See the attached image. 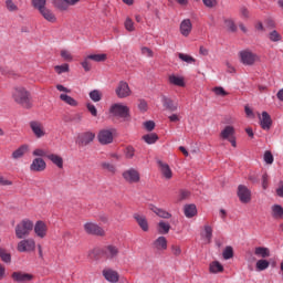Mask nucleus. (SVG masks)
<instances>
[{"instance_id": "obj_1", "label": "nucleus", "mask_w": 283, "mask_h": 283, "mask_svg": "<svg viewBox=\"0 0 283 283\" xmlns=\"http://www.w3.org/2000/svg\"><path fill=\"white\" fill-rule=\"evenodd\" d=\"M11 96L17 105H21V107L24 109H32V95L29 93V91H27L25 87H13Z\"/></svg>"}, {"instance_id": "obj_2", "label": "nucleus", "mask_w": 283, "mask_h": 283, "mask_svg": "<svg viewBox=\"0 0 283 283\" xmlns=\"http://www.w3.org/2000/svg\"><path fill=\"white\" fill-rule=\"evenodd\" d=\"M34 229V222L30 219H23L15 226V238L23 240L32 233Z\"/></svg>"}, {"instance_id": "obj_3", "label": "nucleus", "mask_w": 283, "mask_h": 283, "mask_svg": "<svg viewBox=\"0 0 283 283\" xmlns=\"http://www.w3.org/2000/svg\"><path fill=\"white\" fill-rule=\"evenodd\" d=\"M84 231L87 235H97L98 238H105L106 235L105 229L92 221L84 223Z\"/></svg>"}, {"instance_id": "obj_4", "label": "nucleus", "mask_w": 283, "mask_h": 283, "mask_svg": "<svg viewBox=\"0 0 283 283\" xmlns=\"http://www.w3.org/2000/svg\"><path fill=\"white\" fill-rule=\"evenodd\" d=\"M122 178L125 182H128V185H136L140 182V172L136 168H128L123 171Z\"/></svg>"}, {"instance_id": "obj_5", "label": "nucleus", "mask_w": 283, "mask_h": 283, "mask_svg": "<svg viewBox=\"0 0 283 283\" xmlns=\"http://www.w3.org/2000/svg\"><path fill=\"white\" fill-rule=\"evenodd\" d=\"M51 3L55 10H60V12H67L70 7L78 6L81 0H51Z\"/></svg>"}, {"instance_id": "obj_6", "label": "nucleus", "mask_w": 283, "mask_h": 283, "mask_svg": "<svg viewBox=\"0 0 283 283\" xmlns=\"http://www.w3.org/2000/svg\"><path fill=\"white\" fill-rule=\"evenodd\" d=\"M113 116H118L119 118H125L126 120L129 118V107L123 104H113L109 109Z\"/></svg>"}, {"instance_id": "obj_7", "label": "nucleus", "mask_w": 283, "mask_h": 283, "mask_svg": "<svg viewBox=\"0 0 283 283\" xmlns=\"http://www.w3.org/2000/svg\"><path fill=\"white\" fill-rule=\"evenodd\" d=\"M17 249L19 253H30L36 249V242L34 239H22L18 243Z\"/></svg>"}, {"instance_id": "obj_8", "label": "nucleus", "mask_w": 283, "mask_h": 283, "mask_svg": "<svg viewBox=\"0 0 283 283\" xmlns=\"http://www.w3.org/2000/svg\"><path fill=\"white\" fill-rule=\"evenodd\" d=\"M115 94L117 98H128V96L132 94V88L127 82L119 81L115 88Z\"/></svg>"}, {"instance_id": "obj_9", "label": "nucleus", "mask_w": 283, "mask_h": 283, "mask_svg": "<svg viewBox=\"0 0 283 283\" xmlns=\"http://www.w3.org/2000/svg\"><path fill=\"white\" fill-rule=\"evenodd\" d=\"M102 254L106 260H117L118 255H120V250L114 244H108L102 249Z\"/></svg>"}, {"instance_id": "obj_10", "label": "nucleus", "mask_w": 283, "mask_h": 283, "mask_svg": "<svg viewBox=\"0 0 283 283\" xmlns=\"http://www.w3.org/2000/svg\"><path fill=\"white\" fill-rule=\"evenodd\" d=\"M96 138V134L93 132H84L77 136V145L80 147H87V145H92L94 139Z\"/></svg>"}, {"instance_id": "obj_11", "label": "nucleus", "mask_w": 283, "mask_h": 283, "mask_svg": "<svg viewBox=\"0 0 283 283\" xmlns=\"http://www.w3.org/2000/svg\"><path fill=\"white\" fill-rule=\"evenodd\" d=\"M237 195L242 205H249V202H251V189H249V187L239 185Z\"/></svg>"}, {"instance_id": "obj_12", "label": "nucleus", "mask_w": 283, "mask_h": 283, "mask_svg": "<svg viewBox=\"0 0 283 283\" xmlns=\"http://www.w3.org/2000/svg\"><path fill=\"white\" fill-rule=\"evenodd\" d=\"M258 118L260 126L264 132L271 130V127H273V119L266 111L262 112V114L258 113Z\"/></svg>"}, {"instance_id": "obj_13", "label": "nucleus", "mask_w": 283, "mask_h": 283, "mask_svg": "<svg viewBox=\"0 0 283 283\" xmlns=\"http://www.w3.org/2000/svg\"><path fill=\"white\" fill-rule=\"evenodd\" d=\"M101 145H109L114 143V129H102L97 135Z\"/></svg>"}, {"instance_id": "obj_14", "label": "nucleus", "mask_w": 283, "mask_h": 283, "mask_svg": "<svg viewBox=\"0 0 283 283\" xmlns=\"http://www.w3.org/2000/svg\"><path fill=\"white\" fill-rule=\"evenodd\" d=\"M33 231L38 238L43 240L48 235V223L45 221H36L35 224H33Z\"/></svg>"}, {"instance_id": "obj_15", "label": "nucleus", "mask_w": 283, "mask_h": 283, "mask_svg": "<svg viewBox=\"0 0 283 283\" xmlns=\"http://www.w3.org/2000/svg\"><path fill=\"white\" fill-rule=\"evenodd\" d=\"M163 107L167 112H178V102L171 99V97H167V95H161Z\"/></svg>"}, {"instance_id": "obj_16", "label": "nucleus", "mask_w": 283, "mask_h": 283, "mask_svg": "<svg viewBox=\"0 0 283 283\" xmlns=\"http://www.w3.org/2000/svg\"><path fill=\"white\" fill-rule=\"evenodd\" d=\"M240 59L243 65H253V63H255L256 55L249 50H244L240 52Z\"/></svg>"}, {"instance_id": "obj_17", "label": "nucleus", "mask_w": 283, "mask_h": 283, "mask_svg": "<svg viewBox=\"0 0 283 283\" xmlns=\"http://www.w3.org/2000/svg\"><path fill=\"white\" fill-rule=\"evenodd\" d=\"M30 127L35 138H43V136H45V127H43V124L41 122H30Z\"/></svg>"}, {"instance_id": "obj_18", "label": "nucleus", "mask_w": 283, "mask_h": 283, "mask_svg": "<svg viewBox=\"0 0 283 283\" xmlns=\"http://www.w3.org/2000/svg\"><path fill=\"white\" fill-rule=\"evenodd\" d=\"M11 277L13 282L24 283V282H31V280H33L34 276L30 273L19 271V272H13L11 274Z\"/></svg>"}, {"instance_id": "obj_19", "label": "nucleus", "mask_w": 283, "mask_h": 283, "mask_svg": "<svg viewBox=\"0 0 283 283\" xmlns=\"http://www.w3.org/2000/svg\"><path fill=\"white\" fill-rule=\"evenodd\" d=\"M46 167H48V164H45V160L43 158H35L32 160L30 165V171H34V172L45 171Z\"/></svg>"}, {"instance_id": "obj_20", "label": "nucleus", "mask_w": 283, "mask_h": 283, "mask_svg": "<svg viewBox=\"0 0 283 283\" xmlns=\"http://www.w3.org/2000/svg\"><path fill=\"white\" fill-rule=\"evenodd\" d=\"M102 275L107 282L111 283H117L118 280H120V275L118 274V272L112 269H104Z\"/></svg>"}, {"instance_id": "obj_21", "label": "nucleus", "mask_w": 283, "mask_h": 283, "mask_svg": "<svg viewBox=\"0 0 283 283\" xmlns=\"http://www.w3.org/2000/svg\"><path fill=\"white\" fill-rule=\"evenodd\" d=\"M193 30V24L191 23L190 19H184L179 25L180 34L184 36H189L191 31Z\"/></svg>"}, {"instance_id": "obj_22", "label": "nucleus", "mask_w": 283, "mask_h": 283, "mask_svg": "<svg viewBox=\"0 0 283 283\" xmlns=\"http://www.w3.org/2000/svg\"><path fill=\"white\" fill-rule=\"evenodd\" d=\"M39 12L41 17L49 23H56V14L54 13V11H52V9L44 7Z\"/></svg>"}, {"instance_id": "obj_23", "label": "nucleus", "mask_w": 283, "mask_h": 283, "mask_svg": "<svg viewBox=\"0 0 283 283\" xmlns=\"http://www.w3.org/2000/svg\"><path fill=\"white\" fill-rule=\"evenodd\" d=\"M134 220L137 222L138 227L142 229V231L147 232L149 231V222L147 221V217L135 213L133 216Z\"/></svg>"}, {"instance_id": "obj_24", "label": "nucleus", "mask_w": 283, "mask_h": 283, "mask_svg": "<svg viewBox=\"0 0 283 283\" xmlns=\"http://www.w3.org/2000/svg\"><path fill=\"white\" fill-rule=\"evenodd\" d=\"M48 160H51L55 167H57V169H63V158L61 157V155L51 153L49 155H46Z\"/></svg>"}, {"instance_id": "obj_25", "label": "nucleus", "mask_w": 283, "mask_h": 283, "mask_svg": "<svg viewBox=\"0 0 283 283\" xmlns=\"http://www.w3.org/2000/svg\"><path fill=\"white\" fill-rule=\"evenodd\" d=\"M154 249L157 251H167V238L165 237H158L154 243H153Z\"/></svg>"}, {"instance_id": "obj_26", "label": "nucleus", "mask_w": 283, "mask_h": 283, "mask_svg": "<svg viewBox=\"0 0 283 283\" xmlns=\"http://www.w3.org/2000/svg\"><path fill=\"white\" fill-rule=\"evenodd\" d=\"M28 149H30L28 145H21L11 154V157L13 160H19V158H23L28 154Z\"/></svg>"}, {"instance_id": "obj_27", "label": "nucleus", "mask_w": 283, "mask_h": 283, "mask_svg": "<svg viewBox=\"0 0 283 283\" xmlns=\"http://www.w3.org/2000/svg\"><path fill=\"white\" fill-rule=\"evenodd\" d=\"M235 136V128L233 126H226L220 133V138L222 140H229V138H233Z\"/></svg>"}, {"instance_id": "obj_28", "label": "nucleus", "mask_w": 283, "mask_h": 283, "mask_svg": "<svg viewBox=\"0 0 283 283\" xmlns=\"http://www.w3.org/2000/svg\"><path fill=\"white\" fill-rule=\"evenodd\" d=\"M158 165L160 167V171H161L164 178H166V180H171L174 172H171V168H169V165H167L163 161H158Z\"/></svg>"}, {"instance_id": "obj_29", "label": "nucleus", "mask_w": 283, "mask_h": 283, "mask_svg": "<svg viewBox=\"0 0 283 283\" xmlns=\"http://www.w3.org/2000/svg\"><path fill=\"white\" fill-rule=\"evenodd\" d=\"M254 255H256V258H270L271 250H269V248H264V247H256L254 249Z\"/></svg>"}, {"instance_id": "obj_30", "label": "nucleus", "mask_w": 283, "mask_h": 283, "mask_svg": "<svg viewBox=\"0 0 283 283\" xmlns=\"http://www.w3.org/2000/svg\"><path fill=\"white\" fill-rule=\"evenodd\" d=\"M272 218L274 220H283V208L280 205L272 206Z\"/></svg>"}, {"instance_id": "obj_31", "label": "nucleus", "mask_w": 283, "mask_h": 283, "mask_svg": "<svg viewBox=\"0 0 283 283\" xmlns=\"http://www.w3.org/2000/svg\"><path fill=\"white\" fill-rule=\"evenodd\" d=\"M142 140L146 142L147 145H156L158 143V134L149 133L142 137Z\"/></svg>"}, {"instance_id": "obj_32", "label": "nucleus", "mask_w": 283, "mask_h": 283, "mask_svg": "<svg viewBox=\"0 0 283 283\" xmlns=\"http://www.w3.org/2000/svg\"><path fill=\"white\" fill-rule=\"evenodd\" d=\"M168 81L170 85H176L177 87H185V78L178 75H169Z\"/></svg>"}, {"instance_id": "obj_33", "label": "nucleus", "mask_w": 283, "mask_h": 283, "mask_svg": "<svg viewBox=\"0 0 283 283\" xmlns=\"http://www.w3.org/2000/svg\"><path fill=\"white\" fill-rule=\"evenodd\" d=\"M60 99L63 103H66V105H70L71 107H76L78 105V102H76V99H74L72 96L67 94H61Z\"/></svg>"}, {"instance_id": "obj_34", "label": "nucleus", "mask_w": 283, "mask_h": 283, "mask_svg": "<svg viewBox=\"0 0 283 283\" xmlns=\"http://www.w3.org/2000/svg\"><path fill=\"white\" fill-rule=\"evenodd\" d=\"M184 212L186 218H193V216L198 213V209L196 208V205H187L184 208Z\"/></svg>"}, {"instance_id": "obj_35", "label": "nucleus", "mask_w": 283, "mask_h": 283, "mask_svg": "<svg viewBox=\"0 0 283 283\" xmlns=\"http://www.w3.org/2000/svg\"><path fill=\"white\" fill-rule=\"evenodd\" d=\"M170 229H171V226L169 224V222L160 221L158 223V232L161 235H167V233H169Z\"/></svg>"}, {"instance_id": "obj_36", "label": "nucleus", "mask_w": 283, "mask_h": 283, "mask_svg": "<svg viewBox=\"0 0 283 283\" xmlns=\"http://www.w3.org/2000/svg\"><path fill=\"white\" fill-rule=\"evenodd\" d=\"M202 238H205L207 244H211V239L213 238V228L211 226H205Z\"/></svg>"}, {"instance_id": "obj_37", "label": "nucleus", "mask_w": 283, "mask_h": 283, "mask_svg": "<svg viewBox=\"0 0 283 283\" xmlns=\"http://www.w3.org/2000/svg\"><path fill=\"white\" fill-rule=\"evenodd\" d=\"M209 271L210 273H222V271H224V266H222L220 262L214 261L210 263Z\"/></svg>"}, {"instance_id": "obj_38", "label": "nucleus", "mask_w": 283, "mask_h": 283, "mask_svg": "<svg viewBox=\"0 0 283 283\" xmlns=\"http://www.w3.org/2000/svg\"><path fill=\"white\" fill-rule=\"evenodd\" d=\"M102 169H104L105 171H108V174H112L113 176L116 174L117 169L116 166L114 164L107 163V161H103L101 164Z\"/></svg>"}, {"instance_id": "obj_39", "label": "nucleus", "mask_w": 283, "mask_h": 283, "mask_svg": "<svg viewBox=\"0 0 283 283\" xmlns=\"http://www.w3.org/2000/svg\"><path fill=\"white\" fill-rule=\"evenodd\" d=\"M151 211L154 213H156V216H158L159 218H164L166 220H169V218H171V213H169V212H167L163 209H159V208L155 207V208L151 209Z\"/></svg>"}, {"instance_id": "obj_40", "label": "nucleus", "mask_w": 283, "mask_h": 283, "mask_svg": "<svg viewBox=\"0 0 283 283\" xmlns=\"http://www.w3.org/2000/svg\"><path fill=\"white\" fill-rule=\"evenodd\" d=\"M88 59L94 61L95 63H103L105 61H107V54H91L88 55Z\"/></svg>"}, {"instance_id": "obj_41", "label": "nucleus", "mask_w": 283, "mask_h": 283, "mask_svg": "<svg viewBox=\"0 0 283 283\" xmlns=\"http://www.w3.org/2000/svg\"><path fill=\"white\" fill-rule=\"evenodd\" d=\"M4 6L9 12H19V6L15 4L14 0H6Z\"/></svg>"}, {"instance_id": "obj_42", "label": "nucleus", "mask_w": 283, "mask_h": 283, "mask_svg": "<svg viewBox=\"0 0 283 283\" xmlns=\"http://www.w3.org/2000/svg\"><path fill=\"white\" fill-rule=\"evenodd\" d=\"M178 57L180 61H184V63L193 64L196 63V59L187 53H178Z\"/></svg>"}, {"instance_id": "obj_43", "label": "nucleus", "mask_w": 283, "mask_h": 283, "mask_svg": "<svg viewBox=\"0 0 283 283\" xmlns=\"http://www.w3.org/2000/svg\"><path fill=\"white\" fill-rule=\"evenodd\" d=\"M256 271H266L269 266H271V263L264 259H261L256 262Z\"/></svg>"}, {"instance_id": "obj_44", "label": "nucleus", "mask_w": 283, "mask_h": 283, "mask_svg": "<svg viewBox=\"0 0 283 283\" xmlns=\"http://www.w3.org/2000/svg\"><path fill=\"white\" fill-rule=\"evenodd\" d=\"M46 0H32V6L40 12V10H43L46 6Z\"/></svg>"}, {"instance_id": "obj_45", "label": "nucleus", "mask_w": 283, "mask_h": 283, "mask_svg": "<svg viewBox=\"0 0 283 283\" xmlns=\"http://www.w3.org/2000/svg\"><path fill=\"white\" fill-rule=\"evenodd\" d=\"M60 56L63 59V61H67L69 63L74 61V56H72V53L65 49L61 50Z\"/></svg>"}, {"instance_id": "obj_46", "label": "nucleus", "mask_w": 283, "mask_h": 283, "mask_svg": "<svg viewBox=\"0 0 283 283\" xmlns=\"http://www.w3.org/2000/svg\"><path fill=\"white\" fill-rule=\"evenodd\" d=\"M54 71L56 72V74H65L70 72V64L56 65L54 66Z\"/></svg>"}, {"instance_id": "obj_47", "label": "nucleus", "mask_w": 283, "mask_h": 283, "mask_svg": "<svg viewBox=\"0 0 283 283\" xmlns=\"http://www.w3.org/2000/svg\"><path fill=\"white\" fill-rule=\"evenodd\" d=\"M81 65L84 70V72H90L92 70V60L90 59V55H87L83 62H81Z\"/></svg>"}, {"instance_id": "obj_48", "label": "nucleus", "mask_w": 283, "mask_h": 283, "mask_svg": "<svg viewBox=\"0 0 283 283\" xmlns=\"http://www.w3.org/2000/svg\"><path fill=\"white\" fill-rule=\"evenodd\" d=\"M269 39L273 43H277L279 41H282V35L277 31L273 30L269 33Z\"/></svg>"}, {"instance_id": "obj_49", "label": "nucleus", "mask_w": 283, "mask_h": 283, "mask_svg": "<svg viewBox=\"0 0 283 283\" xmlns=\"http://www.w3.org/2000/svg\"><path fill=\"white\" fill-rule=\"evenodd\" d=\"M223 260H231L233 258V248L228 245L222 253Z\"/></svg>"}, {"instance_id": "obj_50", "label": "nucleus", "mask_w": 283, "mask_h": 283, "mask_svg": "<svg viewBox=\"0 0 283 283\" xmlns=\"http://www.w3.org/2000/svg\"><path fill=\"white\" fill-rule=\"evenodd\" d=\"M90 98L93 99L94 103H98L103 96L101 95V91L94 90L90 93Z\"/></svg>"}, {"instance_id": "obj_51", "label": "nucleus", "mask_w": 283, "mask_h": 283, "mask_svg": "<svg viewBox=\"0 0 283 283\" xmlns=\"http://www.w3.org/2000/svg\"><path fill=\"white\" fill-rule=\"evenodd\" d=\"M135 155H136V149L133 148V146H127L125 149V157L128 160H132V158H134Z\"/></svg>"}, {"instance_id": "obj_52", "label": "nucleus", "mask_w": 283, "mask_h": 283, "mask_svg": "<svg viewBox=\"0 0 283 283\" xmlns=\"http://www.w3.org/2000/svg\"><path fill=\"white\" fill-rule=\"evenodd\" d=\"M0 258L2 260V262H11L12 256L10 255V253H8L6 250L0 248Z\"/></svg>"}, {"instance_id": "obj_53", "label": "nucleus", "mask_w": 283, "mask_h": 283, "mask_svg": "<svg viewBox=\"0 0 283 283\" xmlns=\"http://www.w3.org/2000/svg\"><path fill=\"white\" fill-rule=\"evenodd\" d=\"M212 92H214L216 96H229V93L224 91V87L217 86L212 88Z\"/></svg>"}, {"instance_id": "obj_54", "label": "nucleus", "mask_w": 283, "mask_h": 283, "mask_svg": "<svg viewBox=\"0 0 283 283\" xmlns=\"http://www.w3.org/2000/svg\"><path fill=\"white\" fill-rule=\"evenodd\" d=\"M124 25L127 32H134V30H136V28L134 27V21L130 20V18L126 19V21L124 22Z\"/></svg>"}, {"instance_id": "obj_55", "label": "nucleus", "mask_w": 283, "mask_h": 283, "mask_svg": "<svg viewBox=\"0 0 283 283\" xmlns=\"http://www.w3.org/2000/svg\"><path fill=\"white\" fill-rule=\"evenodd\" d=\"M263 158H264V163H266V165H273L274 158H273V154L271 153V150H266L264 153Z\"/></svg>"}, {"instance_id": "obj_56", "label": "nucleus", "mask_w": 283, "mask_h": 283, "mask_svg": "<svg viewBox=\"0 0 283 283\" xmlns=\"http://www.w3.org/2000/svg\"><path fill=\"white\" fill-rule=\"evenodd\" d=\"M48 151L41 148H36L35 150H33V156H38L39 158H48Z\"/></svg>"}, {"instance_id": "obj_57", "label": "nucleus", "mask_w": 283, "mask_h": 283, "mask_svg": "<svg viewBox=\"0 0 283 283\" xmlns=\"http://www.w3.org/2000/svg\"><path fill=\"white\" fill-rule=\"evenodd\" d=\"M226 28H228L230 32H235L238 30V27L235 25V22H233V20H226Z\"/></svg>"}, {"instance_id": "obj_58", "label": "nucleus", "mask_w": 283, "mask_h": 283, "mask_svg": "<svg viewBox=\"0 0 283 283\" xmlns=\"http://www.w3.org/2000/svg\"><path fill=\"white\" fill-rule=\"evenodd\" d=\"M86 108L90 112V114H92V116H98V111L96 109V106H94V104L87 103Z\"/></svg>"}, {"instance_id": "obj_59", "label": "nucleus", "mask_w": 283, "mask_h": 283, "mask_svg": "<svg viewBox=\"0 0 283 283\" xmlns=\"http://www.w3.org/2000/svg\"><path fill=\"white\" fill-rule=\"evenodd\" d=\"M144 127L147 132H154V129L156 128V123H154V120L145 122Z\"/></svg>"}, {"instance_id": "obj_60", "label": "nucleus", "mask_w": 283, "mask_h": 283, "mask_svg": "<svg viewBox=\"0 0 283 283\" xmlns=\"http://www.w3.org/2000/svg\"><path fill=\"white\" fill-rule=\"evenodd\" d=\"M203 6H206V8H216V6H218V0H202Z\"/></svg>"}, {"instance_id": "obj_61", "label": "nucleus", "mask_w": 283, "mask_h": 283, "mask_svg": "<svg viewBox=\"0 0 283 283\" xmlns=\"http://www.w3.org/2000/svg\"><path fill=\"white\" fill-rule=\"evenodd\" d=\"M171 253L172 255H176L178 258L182 253V249H180V245H171Z\"/></svg>"}, {"instance_id": "obj_62", "label": "nucleus", "mask_w": 283, "mask_h": 283, "mask_svg": "<svg viewBox=\"0 0 283 283\" xmlns=\"http://www.w3.org/2000/svg\"><path fill=\"white\" fill-rule=\"evenodd\" d=\"M142 54L144 56H148V57H151L154 56V51H151V49L147 48V46H143L142 48Z\"/></svg>"}, {"instance_id": "obj_63", "label": "nucleus", "mask_w": 283, "mask_h": 283, "mask_svg": "<svg viewBox=\"0 0 283 283\" xmlns=\"http://www.w3.org/2000/svg\"><path fill=\"white\" fill-rule=\"evenodd\" d=\"M138 109L140 112H147L148 106H147V102L145 99H140L139 104H138Z\"/></svg>"}, {"instance_id": "obj_64", "label": "nucleus", "mask_w": 283, "mask_h": 283, "mask_svg": "<svg viewBox=\"0 0 283 283\" xmlns=\"http://www.w3.org/2000/svg\"><path fill=\"white\" fill-rule=\"evenodd\" d=\"M276 195L279 198H283V181H280L276 188Z\"/></svg>"}]
</instances>
